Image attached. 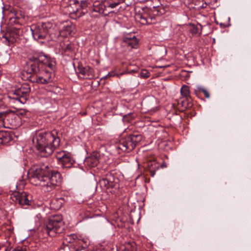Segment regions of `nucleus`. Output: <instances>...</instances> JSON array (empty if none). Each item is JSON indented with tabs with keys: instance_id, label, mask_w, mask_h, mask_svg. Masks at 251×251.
Listing matches in <instances>:
<instances>
[{
	"instance_id": "obj_24",
	"label": "nucleus",
	"mask_w": 251,
	"mask_h": 251,
	"mask_svg": "<svg viewBox=\"0 0 251 251\" xmlns=\"http://www.w3.org/2000/svg\"><path fill=\"white\" fill-rule=\"evenodd\" d=\"M86 162L89 163V165L91 167L96 166L98 163V159L92 157L87 158Z\"/></svg>"
},
{
	"instance_id": "obj_21",
	"label": "nucleus",
	"mask_w": 251,
	"mask_h": 251,
	"mask_svg": "<svg viewBox=\"0 0 251 251\" xmlns=\"http://www.w3.org/2000/svg\"><path fill=\"white\" fill-rule=\"evenodd\" d=\"M180 93L182 96L186 99L190 97L189 87L187 85H183L180 89Z\"/></svg>"
},
{
	"instance_id": "obj_19",
	"label": "nucleus",
	"mask_w": 251,
	"mask_h": 251,
	"mask_svg": "<svg viewBox=\"0 0 251 251\" xmlns=\"http://www.w3.org/2000/svg\"><path fill=\"white\" fill-rule=\"evenodd\" d=\"M11 140V137L8 132L0 131V144L5 145Z\"/></svg>"
},
{
	"instance_id": "obj_13",
	"label": "nucleus",
	"mask_w": 251,
	"mask_h": 251,
	"mask_svg": "<svg viewBox=\"0 0 251 251\" xmlns=\"http://www.w3.org/2000/svg\"><path fill=\"white\" fill-rule=\"evenodd\" d=\"M22 33V31L19 28L11 27L8 29L6 33L3 35V37L9 43H13L17 41Z\"/></svg>"
},
{
	"instance_id": "obj_31",
	"label": "nucleus",
	"mask_w": 251,
	"mask_h": 251,
	"mask_svg": "<svg viewBox=\"0 0 251 251\" xmlns=\"http://www.w3.org/2000/svg\"><path fill=\"white\" fill-rule=\"evenodd\" d=\"M112 76V75H110V73H109V74H107V75H106L104 77H105V78H108V77H110V76Z\"/></svg>"
},
{
	"instance_id": "obj_32",
	"label": "nucleus",
	"mask_w": 251,
	"mask_h": 251,
	"mask_svg": "<svg viewBox=\"0 0 251 251\" xmlns=\"http://www.w3.org/2000/svg\"><path fill=\"white\" fill-rule=\"evenodd\" d=\"M24 113H25V114H24V113H22V112H21V114L22 115H24V116L25 115H26V114L27 113V112H24Z\"/></svg>"
},
{
	"instance_id": "obj_17",
	"label": "nucleus",
	"mask_w": 251,
	"mask_h": 251,
	"mask_svg": "<svg viewBox=\"0 0 251 251\" xmlns=\"http://www.w3.org/2000/svg\"><path fill=\"white\" fill-rule=\"evenodd\" d=\"M75 30V25L71 22H66L63 25L60 34L64 32L63 35H71Z\"/></svg>"
},
{
	"instance_id": "obj_9",
	"label": "nucleus",
	"mask_w": 251,
	"mask_h": 251,
	"mask_svg": "<svg viewBox=\"0 0 251 251\" xmlns=\"http://www.w3.org/2000/svg\"><path fill=\"white\" fill-rule=\"evenodd\" d=\"M29 59L31 61L30 64H35L36 66H39V68L42 65L48 67L51 70H53L55 68V59L43 54H40L37 57H32Z\"/></svg>"
},
{
	"instance_id": "obj_12",
	"label": "nucleus",
	"mask_w": 251,
	"mask_h": 251,
	"mask_svg": "<svg viewBox=\"0 0 251 251\" xmlns=\"http://www.w3.org/2000/svg\"><path fill=\"white\" fill-rule=\"evenodd\" d=\"M29 197H30L29 195L25 192H16L13 194L11 198L12 200L16 203H18L21 206H24L30 204V201L29 200Z\"/></svg>"
},
{
	"instance_id": "obj_27",
	"label": "nucleus",
	"mask_w": 251,
	"mask_h": 251,
	"mask_svg": "<svg viewBox=\"0 0 251 251\" xmlns=\"http://www.w3.org/2000/svg\"><path fill=\"white\" fill-rule=\"evenodd\" d=\"M116 1H119L120 3L122 2H125L127 6H129L131 4L133 0H116Z\"/></svg>"
},
{
	"instance_id": "obj_30",
	"label": "nucleus",
	"mask_w": 251,
	"mask_h": 251,
	"mask_svg": "<svg viewBox=\"0 0 251 251\" xmlns=\"http://www.w3.org/2000/svg\"><path fill=\"white\" fill-rule=\"evenodd\" d=\"M3 115H1L0 116V122H1V124H3V122H4L5 120H7L6 118H8L7 117L5 116V118H3Z\"/></svg>"
},
{
	"instance_id": "obj_29",
	"label": "nucleus",
	"mask_w": 251,
	"mask_h": 251,
	"mask_svg": "<svg viewBox=\"0 0 251 251\" xmlns=\"http://www.w3.org/2000/svg\"><path fill=\"white\" fill-rule=\"evenodd\" d=\"M58 251H70V249L68 246H65L60 248Z\"/></svg>"
},
{
	"instance_id": "obj_1",
	"label": "nucleus",
	"mask_w": 251,
	"mask_h": 251,
	"mask_svg": "<svg viewBox=\"0 0 251 251\" xmlns=\"http://www.w3.org/2000/svg\"><path fill=\"white\" fill-rule=\"evenodd\" d=\"M29 174L31 183L40 186L45 192L51 191L62 181L60 174L52 170L49 165L33 167L30 170Z\"/></svg>"
},
{
	"instance_id": "obj_2",
	"label": "nucleus",
	"mask_w": 251,
	"mask_h": 251,
	"mask_svg": "<svg viewBox=\"0 0 251 251\" xmlns=\"http://www.w3.org/2000/svg\"><path fill=\"white\" fill-rule=\"evenodd\" d=\"M32 142L35 144L39 155L48 157L60 145V139L56 130L51 131L40 130L36 131Z\"/></svg>"
},
{
	"instance_id": "obj_28",
	"label": "nucleus",
	"mask_w": 251,
	"mask_h": 251,
	"mask_svg": "<svg viewBox=\"0 0 251 251\" xmlns=\"http://www.w3.org/2000/svg\"><path fill=\"white\" fill-rule=\"evenodd\" d=\"M12 251H26L25 247H17L14 248Z\"/></svg>"
},
{
	"instance_id": "obj_26",
	"label": "nucleus",
	"mask_w": 251,
	"mask_h": 251,
	"mask_svg": "<svg viewBox=\"0 0 251 251\" xmlns=\"http://www.w3.org/2000/svg\"><path fill=\"white\" fill-rule=\"evenodd\" d=\"M62 49L64 52H67L72 50V46L70 44H68L65 47H62Z\"/></svg>"
},
{
	"instance_id": "obj_18",
	"label": "nucleus",
	"mask_w": 251,
	"mask_h": 251,
	"mask_svg": "<svg viewBox=\"0 0 251 251\" xmlns=\"http://www.w3.org/2000/svg\"><path fill=\"white\" fill-rule=\"evenodd\" d=\"M124 42L127 46L130 47L131 48L136 49L138 45V41L135 36L131 38H126Z\"/></svg>"
},
{
	"instance_id": "obj_3",
	"label": "nucleus",
	"mask_w": 251,
	"mask_h": 251,
	"mask_svg": "<svg viewBox=\"0 0 251 251\" xmlns=\"http://www.w3.org/2000/svg\"><path fill=\"white\" fill-rule=\"evenodd\" d=\"M29 74H32L30 77V80L32 82L45 84L51 82L53 80L54 75L53 73L48 71L40 70L39 66L35 64H30L27 70Z\"/></svg>"
},
{
	"instance_id": "obj_11",
	"label": "nucleus",
	"mask_w": 251,
	"mask_h": 251,
	"mask_svg": "<svg viewBox=\"0 0 251 251\" xmlns=\"http://www.w3.org/2000/svg\"><path fill=\"white\" fill-rule=\"evenodd\" d=\"M56 157L57 160L64 168H71L75 162L71 154L66 151L57 152Z\"/></svg>"
},
{
	"instance_id": "obj_15",
	"label": "nucleus",
	"mask_w": 251,
	"mask_h": 251,
	"mask_svg": "<svg viewBox=\"0 0 251 251\" xmlns=\"http://www.w3.org/2000/svg\"><path fill=\"white\" fill-rule=\"evenodd\" d=\"M151 8V12L153 16H161L164 14L166 12V7L161 4L159 0H152Z\"/></svg>"
},
{
	"instance_id": "obj_7",
	"label": "nucleus",
	"mask_w": 251,
	"mask_h": 251,
	"mask_svg": "<svg viewBox=\"0 0 251 251\" xmlns=\"http://www.w3.org/2000/svg\"><path fill=\"white\" fill-rule=\"evenodd\" d=\"M118 181L112 174H107L99 180V184L102 189L109 190V192L116 195L119 188Z\"/></svg>"
},
{
	"instance_id": "obj_33",
	"label": "nucleus",
	"mask_w": 251,
	"mask_h": 251,
	"mask_svg": "<svg viewBox=\"0 0 251 251\" xmlns=\"http://www.w3.org/2000/svg\"><path fill=\"white\" fill-rule=\"evenodd\" d=\"M72 236L73 237V238H75L76 237V236L75 235L73 234Z\"/></svg>"
},
{
	"instance_id": "obj_4",
	"label": "nucleus",
	"mask_w": 251,
	"mask_h": 251,
	"mask_svg": "<svg viewBox=\"0 0 251 251\" xmlns=\"http://www.w3.org/2000/svg\"><path fill=\"white\" fill-rule=\"evenodd\" d=\"M141 134L134 133L122 138L115 145V147L119 153L121 152H129L132 151L142 140Z\"/></svg>"
},
{
	"instance_id": "obj_8",
	"label": "nucleus",
	"mask_w": 251,
	"mask_h": 251,
	"mask_svg": "<svg viewBox=\"0 0 251 251\" xmlns=\"http://www.w3.org/2000/svg\"><path fill=\"white\" fill-rule=\"evenodd\" d=\"M119 4V1L116 0H105L101 2L96 1L93 3V10L106 16L112 12L108 10L109 8H114Z\"/></svg>"
},
{
	"instance_id": "obj_23",
	"label": "nucleus",
	"mask_w": 251,
	"mask_h": 251,
	"mask_svg": "<svg viewBox=\"0 0 251 251\" xmlns=\"http://www.w3.org/2000/svg\"><path fill=\"white\" fill-rule=\"evenodd\" d=\"M74 4H79L81 8L87 7L89 3L87 0H75L73 1Z\"/></svg>"
},
{
	"instance_id": "obj_5",
	"label": "nucleus",
	"mask_w": 251,
	"mask_h": 251,
	"mask_svg": "<svg viewBox=\"0 0 251 251\" xmlns=\"http://www.w3.org/2000/svg\"><path fill=\"white\" fill-rule=\"evenodd\" d=\"M30 92V85L26 83H23L19 87L8 93L7 98L9 100V102L24 103Z\"/></svg>"
},
{
	"instance_id": "obj_16",
	"label": "nucleus",
	"mask_w": 251,
	"mask_h": 251,
	"mask_svg": "<svg viewBox=\"0 0 251 251\" xmlns=\"http://www.w3.org/2000/svg\"><path fill=\"white\" fill-rule=\"evenodd\" d=\"M77 71L83 78L91 79L95 76L94 70L88 66H83L81 64H78Z\"/></svg>"
},
{
	"instance_id": "obj_14",
	"label": "nucleus",
	"mask_w": 251,
	"mask_h": 251,
	"mask_svg": "<svg viewBox=\"0 0 251 251\" xmlns=\"http://www.w3.org/2000/svg\"><path fill=\"white\" fill-rule=\"evenodd\" d=\"M136 20L142 25H149L155 24L156 22L154 16L148 15L146 13H136L135 16Z\"/></svg>"
},
{
	"instance_id": "obj_6",
	"label": "nucleus",
	"mask_w": 251,
	"mask_h": 251,
	"mask_svg": "<svg viewBox=\"0 0 251 251\" xmlns=\"http://www.w3.org/2000/svg\"><path fill=\"white\" fill-rule=\"evenodd\" d=\"M64 229V222L61 215L51 217L44 227V231L49 236H54L57 233L62 232Z\"/></svg>"
},
{
	"instance_id": "obj_10",
	"label": "nucleus",
	"mask_w": 251,
	"mask_h": 251,
	"mask_svg": "<svg viewBox=\"0 0 251 251\" xmlns=\"http://www.w3.org/2000/svg\"><path fill=\"white\" fill-rule=\"evenodd\" d=\"M32 34L34 39L41 43H43L42 40L47 39L50 36V29H49L46 24L41 25H32L31 27Z\"/></svg>"
},
{
	"instance_id": "obj_25",
	"label": "nucleus",
	"mask_w": 251,
	"mask_h": 251,
	"mask_svg": "<svg viewBox=\"0 0 251 251\" xmlns=\"http://www.w3.org/2000/svg\"><path fill=\"white\" fill-rule=\"evenodd\" d=\"M199 91L202 92L206 98H209L210 95L208 92L203 88H199Z\"/></svg>"
},
{
	"instance_id": "obj_22",
	"label": "nucleus",
	"mask_w": 251,
	"mask_h": 251,
	"mask_svg": "<svg viewBox=\"0 0 251 251\" xmlns=\"http://www.w3.org/2000/svg\"><path fill=\"white\" fill-rule=\"evenodd\" d=\"M149 170L151 173V176H153L155 173V169H158L159 165L154 162H150L148 164Z\"/></svg>"
},
{
	"instance_id": "obj_20",
	"label": "nucleus",
	"mask_w": 251,
	"mask_h": 251,
	"mask_svg": "<svg viewBox=\"0 0 251 251\" xmlns=\"http://www.w3.org/2000/svg\"><path fill=\"white\" fill-rule=\"evenodd\" d=\"M201 26L200 24L189 25V31L193 35H200L201 34Z\"/></svg>"
},
{
	"instance_id": "obj_34",
	"label": "nucleus",
	"mask_w": 251,
	"mask_h": 251,
	"mask_svg": "<svg viewBox=\"0 0 251 251\" xmlns=\"http://www.w3.org/2000/svg\"><path fill=\"white\" fill-rule=\"evenodd\" d=\"M83 251V250H76V251Z\"/></svg>"
}]
</instances>
